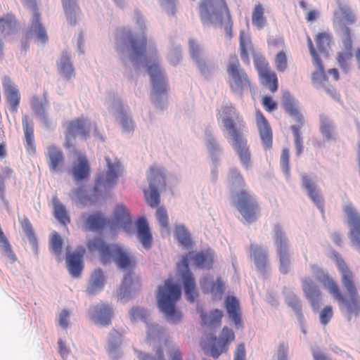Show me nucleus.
Here are the masks:
<instances>
[{
	"label": "nucleus",
	"mask_w": 360,
	"mask_h": 360,
	"mask_svg": "<svg viewBox=\"0 0 360 360\" xmlns=\"http://www.w3.org/2000/svg\"><path fill=\"white\" fill-rule=\"evenodd\" d=\"M147 71L150 76V79L153 91L157 96L166 94L167 91V85L165 79V76L162 72L158 63L149 62L147 63Z\"/></svg>",
	"instance_id": "a211bd4d"
},
{
	"label": "nucleus",
	"mask_w": 360,
	"mask_h": 360,
	"mask_svg": "<svg viewBox=\"0 0 360 360\" xmlns=\"http://www.w3.org/2000/svg\"><path fill=\"white\" fill-rule=\"evenodd\" d=\"M225 307L230 318L233 321L236 327H242L243 322L238 300L233 296H228L225 300Z\"/></svg>",
	"instance_id": "c756f323"
},
{
	"label": "nucleus",
	"mask_w": 360,
	"mask_h": 360,
	"mask_svg": "<svg viewBox=\"0 0 360 360\" xmlns=\"http://www.w3.org/2000/svg\"><path fill=\"white\" fill-rule=\"evenodd\" d=\"M89 251H98L103 264L112 259L120 269H131L135 267L134 257L126 250L117 245H108L101 238H95L87 243Z\"/></svg>",
	"instance_id": "f03ea898"
},
{
	"label": "nucleus",
	"mask_w": 360,
	"mask_h": 360,
	"mask_svg": "<svg viewBox=\"0 0 360 360\" xmlns=\"http://www.w3.org/2000/svg\"><path fill=\"white\" fill-rule=\"evenodd\" d=\"M302 288L305 297L309 302L313 309L319 308L322 300V292L319 286L310 277L302 279Z\"/></svg>",
	"instance_id": "6ab92c4d"
},
{
	"label": "nucleus",
	"mask_w": 360,
	"mask_h": 360,
	"mask_svg": "<svg viewBox=\"0 0 360 360\" xmlns=\"http://www.w3.org/2000/svg\"><path fill=\"white\" fill-rule=\"evenodd\" d=\"M274 64L276 70L280 72H285L288 66V56L285 51L281 50L278 51L274 58Z\"/></svg>",
	"instance_id": "de8ad7c7"
},
{
	"label": "nucleus",
	"mask_w": 360,
	"mask_h": 360,
	"mask_svg": "<svg viewBox=\"0 0 360 360\" xmlns=\"http://www.w3.org/2000/svg\"><path fill=\"white\" fill-rule=\"evenodd\" d=\"M255 115L257 127L264 147L266 150H269L272 148L273 144V134L271 126L260 110H257Z\"/></svg>",
	"instance_id": "aec40b11"
},
{
	"label": "nucleus",
	"mask_w": 360,
	"mask_h": 360,
	"mask_svg": "<svg viewBox=\"0 0 360 360\" xmlns=\"http://www.w3.org/2000/svg\"><path fill=\"white\" fill-rule=\"evenodd\" d=\"M262 105L267 112H272L277 109L278 105L273 98L269 96H264L262 98Z\"/></svg>",
	"instance_id": "052dcab7"
},
{
	"label": "nucleus",
	"mask_w": 360,
	"mask_h": 360,
	"mask_svg": "<svg viewBox=\"0 0 360 360\" xmlns=\"http://www.w3.org/2000/svg\"><path fill=\"white\" fill-rule=\"evenodd\" d=\"M139 360H165L164 353L161 348H158L155 355L151 356L148 354L140 352L139 354Z\"/></svg>",
	"instance_id": "680f3d73"
},
{
	"label": "nucleus",
	"mask_w": 360,
	"mask_h": 360,
	"mask_svg": "<svg viewBox=\"0 0 360 360\" xmlns=\"http://www.w3.org/2000/svg\"><path fill=\"white\" fill-rule=\"evenodd\" d=\"M250 251L257 268L261 270L264 269L268 262L266 250L257 245L252 244Z\"/></svg>",
	"instance_id": "f704fd0d"
},
{
	"label": "nucleus",
	"mask_w": 360,
	"mask_h": 360,
	"mask_svg": "<svg viewBox=\"0 0 360 360\" xmlns=\"http://www.w3.org/2000/svg\"><path fill=\"white\" fill-rule=\"evenodd\" d=\"M235 339L233 331L224 327L221 331V337L217 339L216 336H207L201 342L203 350L209 353L213 358H218L223 352L228 349L229 344Z\"/></svg>",
	"instance_id": "6e6552de"
},
{
	"label": "nucleus",
	"mask_w": 360,
	"mask_h": 360,
	"mask_svg": "<svg viewBox=\"0 0 360 360\" xmlns=\"http://www.w3.org/2000/svg\"><path fill=\"white\" fill-rule=\"evenodd\" d=\"M289 160H290V151L288 148H283L282 150L280 165L283 172L286 174H289L290 172V166H289Z\"/></svg>",
	"instance_id": "13d9d810"
},
{
	"label": "nucleus",
	"mask_w": 360,
	"mask_h": 360,
	"mask_svg": "<svg viewBox=\"0 0 360 360\" xmlns=\"http://www.w3.org/2000/svg\"><path fill=\"white\" fill-rule=\"evenodd\" d=\"M335 259L341 274V282L346 290V294L342 293L338 284L322 269L319 270L320 275L318 276V280L338 302L340 309L346 311L347 319L350 321L352 317L360 315V295L353 272L346 262L338 254L335 255Z\"/></svg>",
	"instance_id": "f257e3e1"
},
{
	"label": "nucleus",
	"mask_w": 360,
	"mask_h": 360,
	"mask_svg": "<svg viewBox=\"0 0 360 360\" xmlns=\"http://www.w3.org/2000/svg\"><path fill=\"white\" fill-rule=\"evenodd\" d=\"M344 211L350 226V239L352 243L360 247V214L351 202H348L345 205Z\"/></svg>",
	"instance_id": "f3484780"
},
{
	"label": "nucleus",
	"mask_w": 360,
	"mask_h": 360,
	"mask_svg": "<svg viewBox=\"0 0 360 360\" xmlns=\"http://www.w3.org/2000/svg\"><path fill=\"white\" fill-rule=\"evenodd\" d=\"M176 238L177 240L184 246H188L191 243V239L187 230L184 226L176 228Z\"/></svg>",
	"instance_id": "3c124183"
},
{
	"label": "nucleus",
	"mask_w": 360,
	"mask_h": 360,
	"mask_svg": "<svg viewBox=\"0 0 360 360\" xmlns=\"http://www.w3.org/2000/svg\"><path fill=\"white\" fill-rule=\"evenodd\" d=\"M112 314V309L108 304L101 303L93 307L91 319L96 324L108 326L111 322Z\"/></svg>",
	"instance_id": "393cba45"
},
{
	"label": "nucleus",
	"mask_w": 360,
	"mask_h": 360,
	"mask_svg": "<svg viewBox=\"0 0 360 360\" xmlns=\"http://www.w3.org/2000/svg\"><path fill=\"white\" fill-rule=\"evenodd\" d=\"M200 283L203 292H210L214 298H221L224 292V283L220 277L214 281L211 276H206L201 279Z\"/></svg>",
	"instance_id": "a878e982"
},
{
	"label": "nucleus",
	"mask_w": 360,
	"mask_h": 360,
	"mask_svg": "<svg viewBox=\"0 0 360 360\" xmlns=\"http://www.w3.org/2000/svg\"><path fill=\"white\" fill-rule=\"evenodd\" d=\"M189 257L194 264L201 269H210L213 264V256L208 252H190Z\"/></svg>",
	"instance_id": "c9c22d12"
},
{
	"label": "nucleus",
	"mask_w": 360,
	"mask_h": 360,
	"mask_svg": "<svg viewBox=\"0 0 360 360\" xmlns=\"http://www.w3.org/2000/svg\"><path fill=\"white\" fill-rule=\"evenodd\" d=\"M30 7L33 11V17L30 30L26 34V37L28 39L31 34L34 33L39 41L45 43L48 39V37L45 29L40 22V13L38 11L35 1L30 0Z\"/></svg>",
	"instance_id": "412c9836"
},
{
	"label": "nucleus",
	"mask_w": 360,
	"mask_h": 360,
	"mask_svg": "<svg viewBox=\"0 0 360 360\" xmlns=\"http://www.w3.org/2000/svg\"><path fill=\"white\" fill-rule=\"evenodd\" d=\"M60 71L67 78L70 79L74 73L73 67L70 63V58L67 53L63 54L60 60Z\"/></svg>",
	"instance_id": "a18cd8bd"
},
{
	"label": "nucleus",
	"mask_w": 360,
	"mask_h": 360,
	"mask_svg": "<svg viewBox=\"0 0 360 360\" xmlns=\"http://www.w3.org/2000/svg\"><path fill=\"white\" fill-rule=\"evenodd\" d=\"M274 230V242L279 257V270L282 274H285L288 272L290 265L288 240L279 225L275 226Z\"/></svg>",
	"instance_id": "f8f14e48"
},
{
	"label": "nucleus",
	"mask_w": 360,
	"mask_h": 360,
	"mask_svg": "<svg viewBox=\"0 0 360 360\" xmlns=\"http://www.w3.org/2000/svg\"><path fill=\"white\" fill-rule=\"evenodd\" d=\"M21 226L27 235V236L30 238V240H36V238L34 236V232L32 228V226L28 219V218L25 217L24 219L20 220Z\"/></svg>",
	"instance_id": "4d7b16f0"
},
{
	"label": "nucleus",
	"mask_w": 360,
	"mask_h": 360,
	"mask_svg": "<svg viewBox=\"0 0 360 360\" xmlns=\"http://www.w3.org/2000/svg\"><path fill=\"white\" fill-rule=\"evenodd\" d=\"M188 256H184L177 264L178 271L183 280L185 293L188 301L194 302L198 293L195 288V278L188 268Z\"/></svg>",
	"instance_id": "4468645a"
},
{
	"label": "nucleus",
	"mask_w": 360,
	"mask_h": 360,
	"mask_svg": "<svg viewBox=\"0 0 360 360\" xmlns=\"http://www.w3.org/2000/svg\"><path fill=\"white\" fill-rule=\"evenodd\" d=\"M333 316V309L331 305L324 307L319 313V320L322 325L326 326Z\"/></svg>",
	"instance_id": "6e6d98bb"
},
{
	"label": "nucleus",
	"mask_w": 360,
	"mask_h": 360,
	"mask_svg": "<svg viewBox=\"0 0 360 360\" xmlns=\"http://www.w3.org/2000/svg\"><path fill=\"white\" fill-rule=\"evenodd\" d=\"M288 305L298 314H301L302 305L300 300L295 295L289 297Z\"/></svg>",
	"instance_id": "69168bd1"
},
{
	"label": "nucleus",
	"mask_w": 360,
	"mask_h": 360,
	"mask_svg": "<svg viewBox=\"0 0 360 360\" xmlns=\"http://www.w3.org/2000/svg\"><path fill=\"white\" fill-rule=\"evenodd\" d=\"M108 170L105 174L100 175L96 183V188L101 187L111 188L117 183V178L121 172V165L119 162H112L110 158L106 157Z\"/></svg>",
	"instance_id": "2eb2a0df"
},
{
	"label": "nucleus",
	"mask_w": 360,
	"mask_h": 360,
	"mask_svg": "<svg viewBox=\"0 0 360 360\" xmlns=\"http://www.w3.org/2000/svg\"><path fill=\"white\" fill-rule=\"evenodd\" d=\"M315 41L318 51L320 53H326L330 48L331 35L327 32H320L316 34Z\"/></svg>",
	"instance_id": "37998d69"
},
{
	"label": "nucleus",
	"mask_w": 360,
	"mask_h": 360,
	"mask_svg": "<svg viewBox=\"0 0 360 360\" xmlns=\"http://www.w3.org/2000/svg\"><path fill=\"white\" fill-rule=\"evenodd\" d=\"M229 181L233 187L236 186L244 187L245 186V182L242 174L236 168H233L230 170Z\"/></svg>",
	"instance_id": "603ef678"
},
{
	"label": "nucleus",
	"mask_w": 360,
	"mask_h": 360,
	"mask_svg": "<svg viewBox=\"0 0 360 360\" xmlns=\"http://www.w3.org/2000/svg\"><path fill=\"white\" fill-rule=\"evenodd\" d=\"M85 249L78 247L74 252L67 255L66 262L68 271L73 277H79L83 269V257Z\"/></svg>",
	"instance_id": "4be33fe9"
},
{
	"label": "nucleus",
	"mask_w": 360,
	"mask_h": 360,
	"mask_svg": "<svg viewBox=\"0 0 360 360\" xmlns=\"http://www.w3.org/2000/svg\"><path fill=\"white\" fill-rule=\"evenodd\" d=\"M22 126L25 137L26 149L30 153H34L36 148L34 144L33 126L32 124H29L27 120H22Z\"/></svg>",
	"instance_id": "a19ab883"
},
{
	"label": "nucleus",
	"mask_w": 360,
	"mask_h": 360,
	"mask_svg": "<svg viewBox=\"0 0 360 360\" xmlns=\"http://www.w3.org/2000/svg\"><path fill=\"white\" fill-rule=\"evenodd\" d=\"M131 314L134 321L143 320L146 321L148 314L146 310L139 307H134L131 311Z\"/></svg>",
	"instance_id": "0e129e2a"
},
{
	"label": "nucleus",
	"mask_w": 360,
	"mask_h": 360,
	"mask_svg": "<svg viewBox=\"0 0 360 360\" xmlns=\"http://www.w3.org/2000/svg\"><path fill=\"white\" fill-rule=\"evenodd\" d=\"M344 31L346 37L343 41V51L352 52V40L351 37L350 30L348 27H345V30Z\"/></svg>",
	"instance_id": "338daca9"
},
{
	"label": "nucleus",
	"mask_w": 360,
	"mask_h": 360,
	"mask_svg": "<svg viewBox=\"0 0 360 360\" xmlns=\"http://www.w3.org/2000/svg\"><path fill=\"white\" fill-rule=\"evenodd\" d=\"M189 48L191 56L198 63V67L201 68L202 65H205V63L200 57L201 51L200 46L195 40L189 41Z\"/></svg>",
	"instance_id": "8fccbe9b"
},
{
	"label": "nucleus",
	"mask_w": 360,
	"mask_h": 360,
	"mask_svg": "<svg viewBox=\"0 0 360 360\" xmlns=\"http://www.w3.org/2000/svg\"><path fill=\"white\" fill-rule=\"evenodd\" d=\"M156 217L161 225V226L164 229H167L169 226V220H168V216L167 214L166 210L162 207H158L156 211Z\"/></svg>",
	"instance_id": "bf43d9fd"
},
{
	"label": "nucleus",
	"mask_w": 360,
	"mask_h": 360,
	"mask_svg": "<svg viewBox=\"0 0 360 360\" xmlns=\"http://www.w3.org/2000/svg\"><path fill=\"white\" fill-rule=\"evenodd\" d=\"M181 288L169 279L158 288L157 295L158 306L167 317L173 321L181 319V314L175 308L176 302L181 298Z\"/></svg>",
	"instance_id": "7ed1b4c3"
},
{
	"label": "nucleus",
	"mask_w": 360,
	"mask_h": 360,
	"mask_svg": "<svg viewBox=\"0 0 360 360\" xmlns=\"http://www.w3.org/2000/svg\"><path fill=\"white\" fill-rule=\"evenodd\" d=\"M114 217L118 222L128 221L129 219V214L123 205H117L114 211Z\"/></svg>",
	"instance_id": "5fc2aeb1"
},
{
	"label": "nucleus",
	"mask_w": 360,
	"mask_h": 360,
	"mask_svg": "<svg viewBox=\"0 0 360 360\" xmlns=\"http://www.w3.org/2000/svg\"><path fill=\"white\" fill-rule=\"evenodd\" d=\"M352 58V52L342 51L337 53L336 60L340 68L348 72L350 68V61Z\"/></svg>",
	"instance_id": "49530a36"
},
{
	"label": "nucleus",
	"mask_w": 360,
	"mask_h": 360,
	"mask_svg": "<svg viewBox=\"0 0 360 360\" xmlns=\"http://www.w3.org/2000/svg\"><path fill=\"white\" fill-rule=\"evenodd\" d=\"M200 14L202 21L210 20L212 16L221 20L225 15L227 20L225 32L229 39L232 37L233 22L225 0H220L218 6L214 4V0H203L200 5Z\"/></svg>",
	"instance_id": "423d86ee"
},
{
	"label": "nucleus",
	"mask_w": 360,
	"mask_h": 360,
	"mask_svg": "<svg viewBox=\"0 0 360 360\" xmlns=\"http://www.w3.org/2000/svg\"><path fill=\"white\" fill-rule=\"evenodd\" d=\"M18 22L12 14H6L0 18V32L3 36L10 35L17 30Z\"/></svg>",
	"instance_id": "e433bc0d"
},
{
	"label": "nucleus",
	"mask_w": 360,
	"mask_h": 360,
	"mask_svg": "<svg viewBox=\"0 0 360 360\" xmlns=\"http://www.w3.org/2000/svg\"><path fill=\"white\" fill-rule=\"evenodd\" d=\"M309 195L313 202L316 205L321 212H323V200L318 191L314 190L309 192Z\"/></svg>",
	"instance_id": "e2e57ef3"
},
{
	"label": "nucleus",
	"mask_w": 360,
	"mask_h": 360,
	"mask_svg": "<svg viewBox=\"0 0 360 360\" xmlns=\"http://www.w3.org/2000/svg\"><path fill=\"white\" fill-rule=\"evenodd\" d=\"M265 9L260 2L255 4L252 12V24L258 30H262L267 25Z\"/></svg>",
	"instance_id": "473e14b6"
},
{
	"label": "nucleus",
	"mask_w": 360,
	"mask_h": 360,
	"mask_svg": "<svg viewBox=\"0 0 360 360\" xmlns=\"http://www.w3.org/2000/svg\"><path fill=\"white\" fill-rule=\"evenodd\" d=\"M227 72L230 77L229 85L233 93L242 94L245 90L252 89L251 81L245 70L241 68L236 56L230 58Z\"/></svg>",
	"instance_id": "0eeeda50"
},
{
	"label": "nucleus",
	"mask_w": 360,
	"mask_h": 360,
	"mask_svg": "<svg viewBox=\"0 0 360 360\" xmlns=\"http://www.w3.org/2000/svg\"><path fill=\"white\" fill-rule=\"evenodd\" d=\"M104 286V275L101 269H96L91 276L89 287L86 292L89 295H94L100 291Z\"/></svg>",
	"instance_id": "58836bf2"
},
{
	"label": "nucleus",
	"mask_w": 360,
	"mask_h": 360,
	"mask_svg": "<svg viewBox=\"0 0 360 360\" xmlns=\"http://www.w3.org/2000/svg\"><path fill=\"white\" fill-rule=\"evenodd\" d=\"M356 15L352 9L344 5H340L338 8L334 12L333 23L342 27L344 30L347 25L356 22Z\"/></svg>",
	"instance_id": "bb28decb"
},
{
	"label": "nucleus",
	"mask_w": 360,
	"mask_h": 360,
	"mask_svg": "<svg viewBox=\"0 0 360 360\" xmlns=\"http://www.w3.org/2000/svg\"><path fill=\"white\" fill-rule=\"evenodd\" d=\"M63 243V240L60 235L56 231H53L49 240V248L58 257L59 260L61 259Z\"/></svg>",
	"instance_id": "79ce46f5"
},
{
	"label": "nucleus",
	"mask_w": 360,
	"mask_h": 360,
	"mask_svg": "<svg viewBox=\"0 0 360 360\" xmlns=\"http://www.w3.org/2000/svg\"><path fill=\"white\" fill-rule=\"evenodd\" d=\"M138 238L145 248L151 246L153 238L148 224L144 217H141L136 222Z\"/></svg>",
	"instance_id": "7c9ffc66"
},
{
	"label": "nucleus",
	"mask_w": 360,
	"mask_h": 360,
	"mask_svg": "<svg viewBox=\"0 0 360 360\" xmlns=\"http://www.w3.org/2000/svg\"><path fill=\"white\" fill-rule=\"evenodd\" d=\"M301 126H292L291 129L294 136L295 146L297 155H300L303 150V141L300 134Z\"/></svg>",
	"instance_id": "864d4df0"
},
{
	"label": "nucleus",
	"mask_w": 360,
	"mask_h": 360,
	"mask_svg": "<svg viewBox=\"0 0 360 360\" xmlns=\"http://www.w3.org/2000/svg\"><path fill=\"white\" fill-rule=\"evenodd\" d=\"M46 158L49 167L52 172L58 171L64 163V155L62 150L55 146L47 148Z\"/></svg>",
	"instance_id": "c85d7f7f"
},
{
	"label": "nucleus",
	"mask_w": 360,
	"mask_h": 360,
	"mask_svg": "<svg viewBox=\"0 0 360 360\" xmlns=\"http://www.w3.org/2000/svg\"><path fill=\"white\" fill-rule=\"evenodd\" d=\"M54 216L63 224L69 223L70 221L65 207L60 202L55 203L54 205Z\"/></svg>",
	"instance_id": "09e8293b"
},
{
	"label": "nucleus",
	"mask_w": 360,
	"mask_h": 360,
	"mask_svg": "<svg viewBox=\"0 0 360 360\" xmlns=\"http://www.w3.org/2000/svg\"><path fill=\"white\" fill-rule=\"evenodd\" d=\"M239 40V49L241 59L244 63H249V55L250 53L254 52V47L252 41L250 37L245 34L244 31H241L240 32Z\"/></svg>",
	"instance_id": "72a5a7b5"
},
{
	"label": "nucleus",
	"mask_w": 360,
	"mask_h": 360,
	"mask_svg": "<svg viewBox=\"0 0 360 360\" xmlns=\"http://www.w3.org/2000/svg\"><path fill=\"white\" fill-rule=\"evenodd\" d=\"M149 190L143 191L146 202L152 207H156L160 204L159 189L166 186V180L163 169L153 166L150 168L148 175Z\"/></svg>",
	"instance_id": "1a4fd4ad"
},
{
	"label": "nucleus",
	"mask_w": 360,
	"mask_h": 360,
	"mask_svg": "<svg viewBox=\"0 0 360 360\" xmlns=\"http://www.w3.org/2000/svg\"><path fill=\"white\" fill-rule=\"evenodd\" d=\"M65 16L70 24L75 25L77 22V13L79 8L76 4V0H61Z\"/></svg>",
	"instance_id": "ea45409f"
},
{
	"label": "nucleus",
	"mask_w": 360,
	"mask_h": 360,
	"mask_svg": "<svg viewBox=\"0 0 360 360\" xmlns=\"http://www.w3.org/2000/svg\"><path fill=\"white\" fill-rule=\"evenodd\" d=\"M281 102L285 112L298 122L297 126L302 127L304 123V117L300 112L297 102L289 91L283 92Z\"/></svg>",
	"instance_id": "5701e85b"
},
{
	"label": "nucleus",
	"mask_w": 360,
	"mask_h": 360,
	"mask_svg": "<svg viewBox=\"0 0 360 360\" xmlns=\"http://www.w3.org/2000/svg\"><path fill=\"white\" fill-rule=\"evenodd\" d=\"M234 204L244 219L252 223L255 221L260 214V207L257 198L245 189L236 192Z\"/></svg>",
	"instance_id": "39448f33"
},
{
	"label": "nucleus",
	"mask_w": 360,
	"mask_h": 360,
	"mask_svg": "<svg viewBox=\"0 0 360 360\" xmlns=\"http://www.w3.org/2000/svg\"><path fill=\"white\" fill-rule=\"evenodd\" d=\"M71 174L76 181L86 180L90 174V166L85 155L79 154L71 168Z\"/></svg>",
	"instance_id": "cd10ccee"
},
{
	"label": "nucleus",
	"mask_w": 360,
	"mask_h": 360,
	"mask_svg": "<svg viewBox=\"0 0 360 360\" xmlns=\"http://www.w3.org/2000/svg\"><path fill=\"white\" fill-rule=\"evenodd\" d=\"M254 63L261 84L268 87L272 94L276 93L278 89V79L276 73L271 69L268 62L263 58L255 59Z\"/></svg>",
	"instance_id": "9b49d317"
},
{
	"label": "nucleus",
	"mask_w": 360,
	"mask_h": 360,
	"mask_svg": "<svg viewBox=\"0 0 360 360\" xmlns=\"http://www.w3.org/2000/svg\"><path fill=\"white\" fill-rule=\"evenodd\" d=\"M307 45L312 57L313 65L316 68V70L311 74V80L314 84L325 87V84L328 80V77L322 60L316 51L310 37L307 39Z\"/></svg>",
	"instance_id": "dca6fc26"
},
{
	"label": "nucleus",
	"mask_w": 360,
	"mask_h": 360,
	"mask_svg": "<svg viewBox=\"0 0 360 360\" xmlns=\"http://www.w3.org/2000/svg\"><path fill=\"white\" fill-rule=\"evenodd\" d=\"M234 360H245V349L244 344H239L234 352Z\"/></svg>",
	"instance_id": "774afa93"
},
{
	"label": "nucleus",
	"mask_w": 360,
	"mask_h": 360,
	"mask_svg": "<svg viewBox=\"0 0 360 360\" xmlns=\"http://www.w3.org/2000/svg\"><path fill=\"white\" fill-rule=\"evenodd\" d=\"M223 123L231 136L232 146L239 156L241 164L245 168L248 169L250 166L251 153L246 138L236 128V123L232 118L229 117L224 118Z\"/></svg>",
	"instance_id": "20e7f679"
},
{
	"label": "nucleus",
	"mask_w": 360,
	"mask_h": 360,
	"mask_svg": "<svg viewBox=\"0 0 360 360\" xmlns=\"http://www.w3.org/2000/svg\"><path fill=\"white\" fill-rule=\"evenodd\" d=\"M65 126L66 131L64 147L66 148H70L73 146V141L75 140L77 135L81 136L84 139H86L89 135L90 123L83 117L68 121Z\"/></svg>",
	"instance_id": "9d476101"
},
{
	"label": "nucleus",
	"mask_w": 360,
	"mask_h": 360,
	"mask_svg": "<svg viewBox=\"0 0 360 360\" xmlns=\"http://www.w3.org/2000/svg\"><path fill=\"white\" fill-rule=\"evenodd\" d=\"M82 217L84 221V229L88 231L99 232L109 222L100 212H96L89 215L84 214Z\"/></svg>",
	"instance_id": "b1692460"
},
{
	"label": "nucleus",
	"mask_w": 360,
	"mask_h": 360,
	"mask_svg": "<svg viewBox=\"0 0 360 360\" xmlns=\"http://www.w3.org/2000/svg\"><path fill=\"white\" fill-rule=\"evenodd\" d=\"M120 38L123 42H127L130 45L132 51L131 59L132 62H147L146 57L147 39L146 37L135 38L129 30H124Z\"/></svg>",
	"instance_id": "ddd939ff"
},
{
	"label": "nucleus",
	"mask_w": 360,
	"mask_h": 360,
	"mask_svg": "<svg viewBox=\"0 0 360 360\" xmlns=\"http://www.w3.org/2000/svg\"><path fill=\"white\" fill-rule=\"evenodd\" d=\"M198 311L200 313L202 324L208 326H219L221 324L223 317V312L219 309H214L210 314L205 313L202 308L198 307Z\"/></svg>",
	"instance_id": "2f4dec72"
},
{
	"label": "nucleus",
	"mask_w": 360,
	"mask_h": 360,
	"mask_svg": "<svg viewBox=\"0 0 360 360\" xmlns=\"http://www.w3.org/2000/svg\"><path fill=\"white\" fill-rule=\"evenodd\" d=\"M6 100L13 111H16L20 104V95L17 87L10 83L4 84Z\"/></svg>",
	"instance_id": "4c0bfd02"
},
{
	"label": "nucleus",
	"mask_w": 360,
	"mask_h": 360,
	"mask_svg": "<svg viewBox=\"0 0 360 360\" xmlns=\"http://www.w3.org/2000/svg\"><path fill=\"white\" fill-rule=\"evenodd\" d=\"M320 131L327 141L334 139L333 124L332 122L325 115L320 116Z\"/></svg>",
	"instance_id": "c03bdc74"
}]
</instances>
